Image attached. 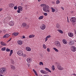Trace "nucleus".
<instances>
[{
	"label": "nucleus",
	"mask_w": 76,
	"mask_h": 76,
	"mask_svg": "<svg viewBox=\"0 0 76 76\" xmlns=\"http://www.w3.org/2000/svg\"><path fill=\"white\" fill-rule=\"evenodd\" d=\"M18 10H17L18 13H20L21 12L20 11H22L23 10V7L21 6H19L18 7Z\"/></svg>",
	"instance_id": "7ed1b4c3"
},
{
	"label": "nucleus",
	"mask_w": 76,
	"mask_h": 76,
	"mask_svg": "<svg viewBox=\"0 0 76 76\" xmlns=\"http://www.w3.org/2000/svg\"><path fill=\"white\" fill-rule=\"evenodd\" d=\"M13 54V50H11L10 51V56H11L12 54Z\"/></svg>",
	"instance_id": "2f4dec72"
},
{
	"label": "nucleus",
	"mask_w": 76,
	"mask_h": 76,
	"mask_svg": "<svg viewBox=\"0 0 76 76\" xmlns=\"http://www.w3.org/2000/svg\"><path fill=\"white\" fill-rule=\"evenodd\" d=\"M75 35H76V30H75Z\"/></svg>",
	"instance_id": "8fccbe9b"
},
{
	"label": "nucleus",
	"mask_w": 76,
	"mask_h": 76,
	"mask_svg": "<svg viewBox=\"0 0 76 76\" xmlns=\"http://www.w3.org/2000/svg\"><path fill=\"white\" fill-rule=\"evenodd\" d=\"M3 32H4L5 33V32H6V30H4L3 31Z\"/></svg>",
	"instance_id": "603ef678"
},
{
	"label": "nucleus",
	"mask_w": 76,
	"mask_h": 76,
	"mask_svg": "<svg viewBox=\"0 0 76 76\" xmlns=\"http://www.w3.org/2000/svg\"><path fill=\"white\" fill-rule=\"evenodd\" d=\"M50 7L48 5H45L43 7L42 9L44 12H47V13H50V10H49Z\"/></svg>",
	"instance_id": "f257e3e1"
},
{
	"label": "nucleus",
	"mask_w": 76,
	"mask_h": 76,
	"mask_svg": "<svg viewBox=\"0 0 76 76\" xmlns=\"http://www.w3.org/2000/svg\"><path fill=\"white\" fill-rule=\"evenodd\" d=\"M6 51L7 52H9L10 51V49H9L8 48H7L6 50Z\"/></svg>",
	"instance_id": "f704fd0d"
},
{
	"label": "nucleus",
	"mask_w": 76,
	"mask_h": 76,
	"mask_svg": "<svg viewBox=\"0 0 76 76\" xmlns=\"http://www.w3.org/2000/svg\"><path fill=\"white\" fill-rule=\"evenodd\" d=\"M10 36V35L8 34H6L4 35L3 36V38H9Z\"/></svg>",
	"instance_id": "dca6fc26"
},
{
	"label": "nucleus",
	"mask_w": 76,
	"mask_h": 76,
	"mask_svg": "<svg viewBox=\"0 0 76 76\" xmlns=\"http://www.w3.org/2000/svg\"><path fill=\"white\" fill-rule=\"evenodd\" d=\"M45 70L46 71H48V72H50V73H51V71L49 69L47 68H45Z\"/></svg>",
	"instance_id": "a878e982"
},
{
	"label": "nucleus",
	"mask_w": 76,
	"mask_h": 76,
	"mask_svg": "<svg viewBox=\"0 0 76 76\" xmlns=\"http://www.w3.org/2000/svg\"><path fill=\"white\" fill-rule=\"evenodd\" d=\"M19 35V33L18 32H14L12 34V35H14L15 37H16Z\"/></svg>",
	"instance_id": "5701e85b"
},
{
	"label": "nucleus",
	"mask_w": 76,
	"mask_h": 76,
	"mask_svg": "<svg viewBox=\"0 0 76 76\" xmlns=\"http://www.w3.org/2000/svg\"><path fill=\"white\" fill-rule=\"evenodd\" d=\"M26 50L27 51H31V48L29 47H26Z\"/></svg>",
	"instance_id": "aec40b11"
},
{
	"label": "nucleus",
	"mask_w": 76,
	"mask_h": 76,
	"mask_svg": "<svg viewBox=\"0 0 76 76\" xmlns=\"http://www.w3.org/2000/svg\"><path fill=\"white\" fill-rule=\"evenodd\" d=\"M40 72H41V73H43V74H47V73H48V72H47V71L43 70H40Z\"/></svg>",
	"instance_id": "f8f14e48"
},
{
	"label": "nucleus",
	"mask_w": 76,
	"mask_h": 76,
	"mask_svg": "<svg viewBox=\"0 0 76 76\" xmlns=\"http://www.w3.org/2000/svg\"><path fill=\"white\" fill-rule=\"evenodd\" d=\"M53 50H54L56 52L58 53V50L57 49V48H53Z\"/></svg>",
	"instance_id": "cd10ccee"
},
{
	"label": "nucleus",
	"mask_w": 76,
	"mask_h": 76,
	"mask_svg": "<svg viewBox=\"0 0 76 76\" xmlns=\"http://www.w3.org/2000/svg\"><path fill=\"white\" fill-rule=\"evenodd\" d=\"M42 65V66H43V62H40L39 63V65H40V66H41V65Z\"/></svg>",
	"instance_id": "e433bc0d"
},
{
	"label": "nucleus",
	"mask_w": 76,
	"mask_h": 76,
	"mask_svg": "<svg viewBox=\"0 0 76 76\" xmlns=\"http://www.w3.org/2000/svg\"><path fill=\"white\" fill-rule=\"evenodd\" d=\"M17 43L18 45H22V41L21 40H18L17 41Z\"/></svg>",
	"instance_id": "6ab92c4d"
},
{
	"label": "nucleus",
	"mask_w": 76,
	"mask_h": 76,
	"mask_svg": "<svg viewBox=\"0 0 76 76\" xmlns=\"http://www.w3.org/2000/svg\"><path fill=\"white\" fill-rule=\"evenodd\" d=\"M35 35L32 34L30 35L29 36V38H34V37H35Z\"/></svg>",
	"instance_id": "4be33fe9"
},
{
	"label": "nucleus",
	"mask_w": 76,
	"mask_h": 76,
	"mask_svg": "<svg viewBox=\"0 0 76 76\" xmlns=\"http://www.w3.org/2000/svg\"><path fill=\"white\" fill-rule=\"evenodd\" d=\"M47 50L48 52H50V48H47Z\"/></svg>",
	"instance_id": "37998d69"
},
{
	"label": "nucleus",
	"mask_w": 76,
	"mask_h": 76,
	"mask_svg": "<svg viewBox=\"0 0 76 76\" xmlns=\"http://www.w3.org/2000/svg\"><path fill=\"white\" fill-rule=\"evenodd\" d=\"M26 61L28 63H31L32 61V59L30 58H28L27 59Z\"/></svg>",
	"instance_id": "f3484780"
},
{
	"label": "nucleus",
	"mask_w": 76,
	"mask_h": 76,
	"mask_svg": "<svg viewBox=\"0 0 76 76\" xmlns=\"http://www.w3.org/2000/svg\"><path fill=\"white\" fill-rule=\"evenodd\" d=\"M61 9H62L63 10H64V8H63V7H62Z\"/></svg>",
	"instance_id": "864d4df0"
},
{
	"label": "nucleus",
	"mask_w": 76,
	"mask_h": 76,
	"mask_svg": "<svg viewBox=\"0 0 76 76\" xmlns=\"http://www.w3.org/2000/svg\"><path fill=\"white\" fill-rule=\"evenodd\" d=\"M9 25L10 26H12L15 25V23L14 22V21H12L10 22Z\"/></svg>",
	"instance_id": "9b49d317"
},
{
	"label": "nucleus",
	"mask_w": 76,
	"mask_h": 76,
	"mask_svg": "<svg viewBox=\"0 0 76 76\" xmlns=\"http://www.w3.org/2000/svg\"><path fill=\"white\" fill-rule=\"evenodd\" d=\"M6 71V68L4 67L1 68L0 69V73L3 74V73H5Z\"/></svg>",
	"instance_id": "f03ea898"
},
{
	"label": "nucleus",
	"mask_w": 76,
	"mask_h": 76,
	"mask_svg": "<svg viewBox=\"0 0 76 76\" xmlns=\"http://www.w3.org/2000/svg\"><path fill=\"white\" fill-rule=\"evenodd\" d=\"M1 45H3V46H7V44L5 42H3L1 41Z\"/></svg>",
	"instance_id": "2eb2a0df"
},
{
	"label": "nucleus",
	"mask_w": 76,
	"mask_h": 76,
	"mask_svg": "<svg viewBox=\"0 0 76 76\" xmlns=\"http://www.w3.org/2000/svg\"><path fill=\"white\" fill-rule=\"evenodd\" d=\"M43 47L45 49L47 48V47H46V45H45V44H44L43 45Z\"/></svg>",
	"instance_id": "c9c22d12"
},
{
	"label": "nucleus",
	"mask_w": 76,
	"mask_h": 76,
	"mask_svg": "<svg viewBox=\"0 0 76 76\" xmlns=\"http://www.w3.org/2000/svg\"><path fill=\"white\" fill-rule=\"evenodd\" d=\"M68 43L70 45H73L75 44V42L73 40H71Z\"/></svg>",
	"instance_id": "9d476101"
},
{
	"label": "nucleus",
	"mask_w": 76,
	"mask_h": 76,
	"mask_svg": "<svg viewBox=\"0 0 76 76\" xmlns=\"http://www.w3.org/2000/svg\"><path fill=\"white\" fill-rule=\"evenodd\" d=\"M41 1V0H38V1Z\"/></svg>",
	"instance_id": "13d9d810"
},
{
	"label": "nucleus",
	"mask_w": 76,
	"mask_h": 76,
	"mask_svg": "<svg viewBox=\"0 0 76 76\" xmlns=\"http://www.w3.org/2000/svg\"><path fill=\"white\" fill-rule=\"evenodd\" d=\"M22 56H23V57H26V54H23V53L22 54Z\"/></svg>",
	"instance_id": "58836bf2"
},
{
	"label": "nucleus",
	"mask_w": 76,
	"mask_h": 76,
	"mask_svg": "<svg viewBox=\"0 0 76 76\" xmlns=\"http://www.w3.org/2000/svg\"><path fill=\"white\" fill-rule=\"evenodd\" d=\"M71 51L72 52H75L76 51V47L74 46H72L70 48Z\"/></svg>",
	"instance_id": "20e7f679"
},
{
	"label": "nucleus",
	"mask_w": 76,
	"mask_h": 76,
	"mask_svg": "<svg viewBox=\"0 0 76 76\" xmlns=\"http://www.w3.org/2000/svg\"><path fill=\"white\" fill-rule=\"evenodd\" d=\"M57 68L59 70H63L64 69V68L62 67L61 66L58 65L57 66Z\"/></svg>",
	"instance_id": "1a4fd4ad"
},
{
	"label": "nucleus",
	"mask_w": 76,
	"mask_h": 76,
	"mask_svg": "<svg viewBox=\"0 0 76 76\" xmlns=\"http://www.w3.org/2000/svg\"><path fill=\"white\" fill-rule=\"evenodd\" d=\"M11 38H10V40L8 41V42H9V41H10V40H11Z\"/></svg>",
	"instance_id": "5fc2aeb1"
},
{
	"label": "nucleus",
	"mask_w": 76,
	"mask_h": 76,
	"mask_svg": "<svg viewBox=\"0 0 76 76\" xmlns=\"http://www.w3.org/2000/svg\"><path fill=\"white\" fill-rule=\"evenodd\" d=\"M57 31H58L60 33H61V34H63V31L61 30L58 29L57 30Z\"/></svg>",
	"instance_id": "7c9ffc66"
},
{
	"label": "nucleus",
	"mask_w": 76,
	"mask_h": 76,
	"mask_svg": "<svg viewBox=\"0 0 76 76\" xmlns=\"http://www.w3.org/2000/svg\"><path fill=\"white\" fill-rule=\"evenodd\" d=\"M44 76H49L48 75H44Z\"/></svg>",
	"instance_id": "3c124183"
},
{
	"label": "nucleus",
	"mask_w": 76,
	"mask_h": 76,
	"mask_svg": "<svg viewBox=\"0 0 76 76\" xmlns=\"http://www.w3.org/2000/svg\"><path fill=\"white\" fill-rule=\"evenodd\" d=\"M44 15H45V16H47L48 15V14L47 13H44Z\"/></svg>",
	"instance_id": "a18cd8bd"
},
{
	"label": "nucleus",
	"mask_w": 76,
	"mask_h": 76,
	"mask_svg": "<svg viewBox=\"0 0 76 76\" xmlns=\"http://www.w3.org/2000/svg\"><path fill=\"white\" fill-rule=\"evenodd\" d=\"M56 3L57 4H59V3H60V1L59 0H57L56 1Z\"/></svg>",
	"instance_id": "a19ab883"
},
{
	"label": "nucleus",
	"mask_w": 76,
	"mask_h": 76,
	"mask_svg": "<svg viewBox=\"0 0 76 76\" xmlns=\"http://www.w3.org/2000/svg\"><path fill=\"white\" fill-rule=\"evenodd\" d=\"M27 28H29V25H27Z\"/></svg>",
	"instance_id": "09e8293b"
},
{
	"label": "nucleus",
	"mask_w": 76,
	"mask_h": 76,
	"mask_svg": "<svg viewBox=\"0 0 76 76\" xmlns=\"http://www.w3.org/2000/svg\"><path fill=\"white\" fill-rule=\"evenodd\" d=\"M68 16L67 17V21L68 23H70V22L69 21V18H68Z\"/></svg>",
	"instance_id": "c03bdc74"
},
{
	"label": "nucleus",
	"mask_w": 76,
	"mask_h": 76,
	"mask_svg": "<svg viewBox=\"0 0 76 76\" xmlns=\"http://www.w3.org/2000/svg\"><path fill=\"white\" fill-rule=\"evenodd\" d=\"M39 76H42L41 75H39Z\"/></svg>",
	"instance_id": "bf43d9fd"
},
{
	"label": "nucleus",
	"mask_w": 76,
	"mask_h": 76,
	"mask_svg": "<svg viewBox=\"0 0 76 76\" xmlns=\"http://www.w3.org/2000/svg\"><path fill=\"white\" fill-rule=\"evenodd\" d=\"M1 51H5V50H6V47L2 48L1 49Z\"/></svg>",
	"instance_id": "72a5a7b5"
},
{
	"label": "nucleus",
	"mask_w": 76,
	"mask_h": 76,
	"mask_svg": "<svg viewBox=\"0 0 76 76\" xmlns=\"http://www.w3.org/2000/svg\"><path fill=\"white\" fill-rule=\"evenodd\" d=\"M74 41H75V42H76V40H75Z\"/></svg>",
	"instance_id": "680f3d73"
},
{
	"label": "nucleus",
	"mask_w": 76,
	"mask_h": 76,
	"mask_svg": "<svg viewBox=\"0 0 76 76\" xmlns=\"http://www.w3.org/2000/svg\"><path fill=\"white\" fill-rule=\"evenodd\" d=\"M40 28L42 30H44L46 28V26L45 24H42L40 26Z\"/></svg>",
	"instance_id": "0eeeda50"
},
{
	"label": "nucleus",
	"mask_w": 76,
	"mask_h": 76,
	"mask_svg": "<svg viewBox=\"0 0 76 76\" xmlns=\"http://www.w3.org/2000/svg\"><path fill=\"white\" fill-rule=\"evenodd\" d=\"M11 68L12 69V70L15 69V67L13 65L11 66Z\"/></svg>",
	"instance_id": "c756f323"
},
{
	"label": "nucleus",
	"mask_w": 76,
	"mask_h": 76,
	"mask_svg": "<svg viewBox=\"0 0 76 76\" xmlns=\"http://www.w3.org/2000/svg\"><path fill=\"white\" fill-rule=\"evenodd\" d=\"M23 38H25V36H23Z\"/></svg>",
	"instance_id": "de8ad7c7"
},
{
	"label": "nucleus",
	"mask_w": 76,
	"mask_h": 76,
	"mask_svg": "<svg viewBox=\"0 0 76 76\" xmlns=\"http://www.w3.org/2000/svg\"><path fill=\"white\" fill-rule=\"evenodd\" d=\"M2 75L1 74H0V76H1Z\"/></svg>",
	"instance_id": "052dcab7"
},
{
	"label": "nucleus",
	"mask_w": 76,
	"mask_h": 76,
	"mask_svg": "<svg viewBox=\"0 0 76 76\" xmlns=\"http://www.w3.org/2000/svg\"><path fill=\"white\" fill-rule=\"evenodd\" d=\"M2 33V31H1L0 30V34H1Z\"/></svg>",
	"instance_id": "6e6d98bb"
},
{
	"label": "nucleus",
	"mask_w": 76,
	"mask_h": 76,
	"mask_svg": "<svg viewBox=\"0 0 76 76\" xmlns=\"http://www.w3.org/2000/svg\"><path fill=\"white\" fill-rule=\"evenodd\" d=\"M55 45L57 47H58V48H60L61 47V44H60V42L58 41L56 42Z\"/></svg>",
	"instance_id": "423d86ee"
},
{
	"label": "nucleus",
	"mask_w": 76,
	"mask_h": 76,
	"mask_svg": "<svg viewBox=\"0 0 76 76\" xmlns=\"http://www.w3.org/2000/svg\"><path fill=\"white\" fill-rule=\"evenodd\" d=\"M1 0H0V2Z\"/></svg>",
	"instance_id": "0e129e2a"
},
{
	"label": "nucleus",
	"mask_w": 76,
	"mask_h": 76,
	"mask_svg": "<svg viewBox=\"0 0 76 76\" xmlns=\"http://www.w3.org/2000/svg\"><path fill=\"white\" fill-rule=\"evenodd\" d=\"M9 6L11 8H13V7L15 6V4H13L10 3L9 4Z\"/></svg>",
	"instance_id": "4468645a"
},
{
	"label": "nucleus",
	"mask_w": 76,
	"mask_h": 76,
	"mask_svg": "<svg viewBox=\"0 0 76 76\" xmlns=\"http://www.w3.org/2000/svg\"><path fill=\"white\" fill-rule=\"evenodd\" d=\"M14 7V9L15 10H16V9H17V6H15Z\"/></svg>",
	"instance_id": "79ce46f5"
},
{
	"label": "nucleus",
	"mask_w": 76,
	"mask_h": 76,
	"mask_svg": "<svg viewBox=\"0 0 76 76\" xmlns=\"http://www.w3.org/2000/svg\"><path fill=\"white\" fill-rule=\"evenodd\" d=\"M46 5H45V4H41L40 5V6L41 7H44L45 6H46Z\"/></svg>",
	"instance_id": "ea45409f"
},
{
	"label": "nucleus",
	"mask_w": 76,
	"mask_h": 76,
	"mask_svg": "<svg viewBox=\"0 0 76 76\" xmlns=\"http://www.w3.org/2000/svg\"><path fill=\"white\" fill-rule=\"evenodd\" d=\"M56 28H58V29H60V28H61L60 26V24H56Z\"/></svg>",
	"instance_id": "393cba45"
},
{
	"label": "nucleus",
	"mask_w": 76,
	"mask_h": 76,
	"mask_svg": "<svg viewBox=\"0 0 76 76\" xmlns=\"http://www.w3.org/2000/svg\"><path fill=\"white\" fill-rule=\"evenodd\" d=\"M62 42L64 44H67V41L65 39H63L62 40Z\"/></svg>",
	"instance_id": "a211bd4d"
},
{
	"label": "nucleus",
	"mask_w": 76,
	"mask_h": 76,
	"mask_svg": "<svg viewBox=\"0 0 76 76\" xmlns=\"http://www.w3.org/2000/svg\"><path fill=\"white\" fill-rule=\"evenodd\" d=\"M27 24L26 23H23V26L25 27L27 25Z\"/></svg>",
	"instance_id": "4c0bfd02"
},
{
	"label": "nucleus",
	"mask_w": 76,
	"mask_h": 76,
	"mask_svg": "<svg viewBox=\"0 0 76 76\" xmlns=\"http://www.w3.org/2000/svg\"><path fill=\"white\" fill-rule=\"evenodd\" d=\"M52 70H53V71L54 70H55V67L54 65H53L52 66Z\"/></svg>",
	"instance_id": "473e14b6"
},
{
	"label": "nucleus",
	"mask_w": 76,
	"mask_h": 76,
	"mask_svg": "<svg viewBox=\"0 0 76 76\" xmlns=\"http://www.w3.org/2000/svg\"><path fill=\"white\" fill-rule=\"evenodd\" d=\"M51 37V35H49L45 38V42H46V41H47V40H48V38H50Z\"/></svg>",
	"instance_id": "412c9836"
},
{
	"label": "nucleus",
	"mask_w": 76,
	"mask_h": 76,
	"mask_svg": "<svg viewBox=\"0 0 76 76\" xmlns=\"http://www.w3.org/2000/svg\"><path fill=\"white\" fill-rule=\"evenodd\" d=\"M33 71L34 72L35 75H36L37 76H38V74H37V71H36L35 70V69H33Z\"/></svg>",
	"instance_id": "c85d7f7f"
},
{
	"label": "nucleus",
	"mask_w": 76,
	"mask_h": 76,
	"mask_svg": "<svg viewBox=\"0 0 76 76\" xmlns=\"http://www.w3.org/2000/svg\"><path fill=\"white\" fill-rule=\"evenodd\" d=\"M28 67H29V66L28 65Z\"/></svg>",
	"instance_id": "e2e57ef3"
},
{
	"label": "nucleus",
	"mask_w": 76,
	"mask_h": 76,
	"mask_svg": "<svg viewBox=\"0 0 76 76\" xmlns=\"http://www.w3.org/2000/svg\"><path fill=\"white\" fill-rule=\"evenodd\" d=\"M52 10V12H53L54 13V12H55V11H56V10L54 8H53V7H51L50 8Z\"/></svg>",
	"instance_id": "bb28decb"
},
{
	"label": "nucleus",
	"mask_w": 76,
	"mask_h": 76,
	"mask_svg": "<svg viewBox=\"0 0 76 76\" xmlns=\"http://www.w3.org/2000/svg\"><path fill=\"white\" fill-rule=\"evenodd\" d=\"M3 10V8H0V12Z\"/></svg>",
	"instance_id": "49530a36"
},
{
	"label": "nucleus",
	"mask_w": 76,
	"mask_h": 76,
	"mask_svg": "<svg viewBox=\"0 0 76 76\" xmlns=\"http://www.w3.org/2000/svg\"><path fill=\"white\" fill-rule=\"evenodd\" d=\"M68 35L70 37H73V36H74V34L72 33L69 32L68 33Z\"/></svg>",
	"instance_id": "ddd939ff"
},
{
	"label": "nucleus",
	"mask_w": 76,
	"mask_h": 76,
	"mask_svg": "<svg viewBox=\"0 0 76 76\" xmlns=\"http://www.w3.org/2000/svg\"><path fill=\"white\" fill-rule=\"evenodd\" d=\"M73 75H74V76H76V74H73Z\"/></svg>",
	"instance_id": "4d7b16f0"
},
{
	"label": "nucleus",
	"mask_w": 76,
	"mask_h": 76,
	"mask_svg": "<svg viewBox=\"0 0 76 76\" xmlns=\"http://www.w3.org/2000/svg\"><path fill=\"white\" fill-rule=\"evenodd\" d=\"M43 18H44V16L42 15L39 16V17L38 18V19L39 20H41V19H42Z\"/></svg>",
	"instance_id": "b1692460"
},
{
	"label": "nucleus",
	"mask_w": 76,
	"mask_h": 76,
	"mask_svg": "<svg viewBox=\"0 0 76 76\" xmlns=\"http://www.w3.org/2000/svg\"><path fill=\"white\" fill-rule=\"evenodd\" d=\"M70 20L71 22L72 23H75L76 22V18L75 17H72L71 18Z\"/></svg>",
	"instance_id": "39448f33"
},
{
	"label": "nucleus",
	"mask_w": 76,
	"mask_h": 76,
	"mask_svg": "<svg viewBox=\"0 0 76 76\" xmlns=\"http://www.w3.org/2000/svg\"><path fill=\"white\" fill-rule=\"evenodd\" d=\"M17 54L18 56H22L23 52L22 50H20L17 52Z\"/></svg>",
	"instance_id": "6e6552de"
}]
</instances>
